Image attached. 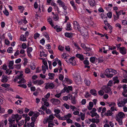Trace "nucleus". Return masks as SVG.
I'll list each match as a JSON object with an SVG mask.
<instances>
[{
    "mask_svg": "<svg viewBox=\"0 0 127 127\" xmlns=\"http://www.w3.org/2000/svg\"><path fill=\"white\" fill-rule=\"evenodd\" d=\"M116 71L112 69H107L105 70V75L108 78H111L116 74Z\"/></svg>",
    "mask_w": 127,
    "mask_h": 127,
    "instance_id": "nucleus-1",
    "label": "nucleus"
},
{
    "mask_svg": "<svg viewBox=\"0 0 127 127\" xmlns=\"http://www.w3.org/2000/svg\"><path fill=\"white\" fill-rule=\"evenodd\" d=\"M74 28L76 30H78L80 31L82 34H83V32L81 31V30L85 29V28L84 27H80L78 23L76 21H74Z\"/></svg>",
    "mask_w": 127,
    "mask_h": 127,
    "instance_id": "nucleus-2",
    "label": "nucleus"
},
{
    "mask_svg": "<svg viewBox=\"0 0 127 127\" xmlns=\"http://www.w3.org/2000/svg\"><path fill=\"white\" fill-rule=\"evenodd\" d=\"M102 89L106 93H108L110 95H111L112 94V92L111 91V89L108 86H104L102 87Z\"/></svg>",
    "mask_w": 127,
    "mask_h": 127,
    "instance_id": "nucleus-3",
    "label": "nucleus"
},
{
    "mask_svg": "<svg viewBox=\"0 0 127 127\" xmlns=\"http://www.w3.org/2000/svg\"><path fill=\"white\" fill-rule=\"evenodd\" d=\"M39 113L37 112H36L34 113L31 118V120L32 121L35 122L37 117L39 116Z\"/></svg>",
    "mask_w": 127,
    "mask_h": 127,
    "instance_id": "nucleus-4",
    "label": "nucleus"
},
{
    "mask_svg": "<svg viewBox=\"0 0 127 127\" xmlns=\"http://www.w3.org/2000/svg\"><path fill=\"white\" fill-rule=\"evenodd\" d=\"M45 87V88L46 89H48V88L52 89L55 87V85L52 83H47Z\"/></svg>",
    "mask_w": 127,
    "mask_h": 127,
    "instance_id": "nucleus-5",
    "label": "nucleus"
},
{
    "mask_svg": "<svg viewBox=\"0 0 127 127\" xmlns=\"http://www.w3.org/2000/svg\"><path fill=\"white\" fill-rule=\"evenodd\" d=\"M74 79L75 82L77 84L81 82V76L79 74L76 75Z\"/></svg>",
    "mask_w": 127,
    "mask_h": 127,
    "instance_id": "nucleus-6",
    "label": "nucleus"
},
{
    "mask_svg": "<svg viewBox=\"0 0 127 127\" xmlns=\"http://www.w3.org/2000/svg\"><path fill=\"white\" fill-rule=\"evenodd\" d=\"M119 50L120 53L123 55L126 54V49L124 47H121L119 48Z\"/></svg>",
    "mask_w": 127,
    "mask_h": 127,
    "instance_id": "nucleus-7",
    "label": "nucleus"
},
{
    "mask_svg": "<svg viewBox=\"0 0 127 127\" xmlns=\"http://www.w3.org/2000/svg\"><path fill=\"white\" fill-rule=\"evenodd\" d=\"M51 102L54 104L58 105L60 103V100L55 98H53L51 100Z\"/></svg>",
    "mask_w": 127,
    "mask_h": 127,
    "instance_id": "nucleus-8",
    "label": "nucleus"
},
{
    "mask_svg": "<svg viewBox=\"0 0 127 127\" xmlns=\"http://www.w3.org/2000/svg\"><path fill=\"white\" fill-rule=\"evenodd\" d=\"M125 117L124 114L123 112H120L117 115H116V118H117L118 117L119 119H123Z\"/></svg>",
    "mask_w": 127,
    "mask_h": 127,
    "instance_id": "nucleus-9",
    "label": "nucleus"
},
{
    "mask_svg": "<svg viewBox=\"0 0 127 127\" xmlns=\"http://www.w3.org/2000/svg\"><path fill=\"white\" fill-rule=\"evenodd\" d=\"M90 62L93 64L95 63V62H97L98 61V59L96 58L95 57H92L90 58Z\"/></svg>",
    "mask_w": 127,
    "mask_h": 127,
    "instance_id": "nucleus-10",
    "label": "nucleus"
},
{
    "mask_svg": "<svg viewBox=\"0 0 127 127\" xmlns=\"http://www.w3.org/2000/svg\"><path fill=\"white\" fill-rule=\"evenodd\" d=\"M14 64V61H10L9 63L8 67L9 69H12L13 68V66Z\"/></svg>",
    "mask_w": 127,
    "mask_h": 127,
    "instance_id": "nucleus-11",
    "label": "nucleus"
},
{
    "mask_svg": "<svg viewBox=\"0 0 127 127\" xmlns=\"http://www.w3.org/2000/svg\"><path fill=\"white\" fill-rule=\"evenodd\" d=\"M76 57L81 60L83 61L84 59V58L83 55L80 54H77L76 55Z\"/></svg>",
    "mask_w": 127,
    "mask_h": 127,
    "instance_id": "nucleus-12",
    "label": "nucleus"
},
{
    "mask_svg": "<svg viewBox=\"0 0 127 127\" xmlns=\"http://www.w3.org/2000/svg\"><path fill=\"white\" fill-rule=\"evenodd\" d=\"M23 75L21 73L19 75H18L17 76L15 77V78L14 80V81L16 82L17 81L18 79H20L23 76Z\"/></svg>",
    "mask_w": 127,
    "mask_h": 127,
    "instance_id": "nucleus-13",
    "label": "nucleus"
},
{
    "mask_svg": "<svg viewBox=\"0 0 127 127\" xmlns=\"http://www.w3.org/2000/svg\"><path fill=\"white\" fill-rule=\"evenodd\" d=\"M90 92L92 95L95 96L97 95L96 91L95 89H91L90 90Z\"/></svg>",
    "mask_w": 127,
    "mask_h": 127,
    "instance_id": "nucleus-14",
    "label": "nucleus"
},
{
    "mask_svg": "<svg viewBox=\"0 0 127 127\" xmlns=\"http://www.w3.org/2000/svg\"><path fill=\"white\" fill-rule=\"evenodd\" d=\"M2 79L1 80V81L3 83H6L8 80L7 77L6 76H2Z\"/></svg>",
    "mask_w": 127,
    "mask_h": 127,
    "instance_id": "nucleus-15",
    "label": "nucleus"
},
{
    "mask_svg": "<svg viewBox=\"0 0 127 127\" xmlns=\"http://www.w3.org/2000/svg\"><path fill=\"white\" fill-rule=\"evenodd\" d=\"M89 3L90 5L92 6H95V4L94 0H89Z\"/></svg>",
    "mask_w": 127,
    "mask_h": 127,
    "instance_id": "nucleus-16",
    "label": "nucleus"
},
{
    "mask_svg": "<svg viewBox=\"0 0 127 127\" xmlns=\"http://www.w3.org/2000/svg\"><path fill=\"white\" fill-rule=\"evenodd\" d=\"M23 76H22V77L20 79H19V81L17 83L19 84H21V83H25L26 82V80L25 79L22 78Z\"/></svg>",
    "mask_w": 127,
    "mask_h": 127,
    "instance_id": "nucleus-17",
    "label": "nucleus"
},
{
    "mask_svg": "<svg viewBox=\"0 0 127 127\" xmlns=\"http://www.w3.org/2000/svg\"><path fill=\"white\" fill-rule=\"evenodd\" d=\"M67 29L66 30L68 31H70L72 30V28L70 22H68L66 24Z\"/></svg>",
    "mask_w": 127,
    "mask_h": 127,
    "instance_id": "nucleus-18",
    "label": "nucleus"
},
{
    "mask_svg": "<svg viewBox=\"0 0 127 127\" xmlns=\"http://www.w3.org/2000/svg\"><path fill=\"white\" fill-rule=\"evenodd\" d=\"M65 36L68 38H71L72 36V33L66 32L65 33Z\"/></svg>",
    "mask_w": 127,
    "mask_h": 127,
    "instance_id": "nucleus-19",
    "label": "nucleus"
},
{
    "mask_svg": "<svg viewBox=\"0 0 127 127\" xmlns=\"http://www.w3.org/2000/svg\"><path fill=\"white\" fill-rule=\"evenodd\" d=\"M108 46H106L105 47H103L102 48L103 49V52L105 54L107 53V51L108 50Z\"/></svg>",
    "mask_w": 127,
    "mask_h": 127,
    "instance_id": "nucleus-20",
    "label": "nucleus"
},
{
    "mask_svg": "<svg viewBox=\"0 0 127 127\" xmlns=\"http://www.w3.org/2000/svg\"><path fill=\"white\" fill-rule=\"evenodd\" d=\"M113 114L112 113L110 110H107V113H106L105 114V115L107 116H110Z\"/></svg>",
    "mask_w": 127,
    "mask_h": 127,
    "instance_id": "nucleus-21",
    "label": "nucleus"
},
{
    "mask_svg": "<svg viewBox=\"0 0 127 127\" xmlns=\"http://www.w3.org/2000/svg\"><path fill=\"white\" fill-rule=\"evenodd\" d=\"M20 115H19L18 114H16L15 115L13 114L12 115L11 117V118L13 119H14V120H15V119H16L19 117L20 116Z\"/></svg>",
    "mask_w": 127,
    "mask_h": 127,
    "instance_id": "nucleus-22",
    "label": "nucleus"
},
{
    "mask_svg": "<svg viewBox=\"0 0 127 127\" xmlns=\"http://www.w3.org/2000/svg\"><path fill=\"white\" fill-rule=\"evenodd\" d=\"M8 121L9 122V123H10L9 124L10 125L12 124L13 123H15V120H14V119H13L12 118H11V117H10L8 119Z\"/></svg>",
    "mask_w": 127,
    "mask_h": 127,
    "instance_id": "nucleus-23",
    "label": "nucleus"
},
{
    "mask_svg": "<svg viewBox=\"0 0 127 127\" xmlns=\"http://www.w3.org/2000/svg\"><path fill=\"white\" fill-rule=\"evenodd\" d=\"M48 75L50 77L49 78V79L53 80V79L54 78L53 77L55 75L53 73H50L48 74Z\"/></svg>",
    "mask_w": 127,
    "mask_h": 127,
    "instance_id": "nucleus-24",
    "label": "nucleus"
},
{
    "mask_svg": "<svg viewBox=\"0 0 127 127\" xmlns=\"http://www.w3.org/2000/svg\"><path fill=\"white\" fill-rule=\"evenodd\" d=\"M70 3L73 6L74 10H76L77 9V7L75 5V4L73 0H72L70 1Z\"/></svg>",
    "mask_w": 127,
    "mask_h": 127,
    "instance_id": "nucleus-25",
    "label": "nucleus"
},
{
    "mask_svg": "<svg viewBox=\"0 0 127 127\" xmlns=\"http://www.w3.org/2000/svg\"><path fill=\"white\" fill-rule=\"evenodd\" d=\"M84 82L86 85L87 86H89L90 85L91 83L90 81L86 79H85L84 81Z\"/></svg>",
    "mask_w": 127,
    "mask_h": 127,
    "instance_id": "nucleus-26",
    "label": "nucleus"
},
{
    "mask_svg": "<svg viewBox=\"0 0 127 127\" xmlns=\"http://www.w3.org/2000/svg\"><path fill=\"white\" fill-rule=\"evenodd\" d=\"M116 119V120L118 121L120 125H122L123 124L122 119H119L118 117Z\"/></svg>",
    "mask_w": 127,
    "mask_h": 127,
    "instance_id": "nucleus-27",
    "label": "nucleus"
},
{
    "mask_svg": "<svg viewBox=\"0 0 127 127\" xmlns=\"http://www.w3.org/2000/svg\"><path fill=\"white\" fill-rule=\"evenodd\" d=\"M64 81L66 82L68 84H71L72 83V80L66 78H64Z\"/></svg>",
    "mask_w": 127,
    "mask_h": 127,
    "instance_id": "nucleus-28",
    "label": "nucleus"
},
{
    "mask_svg": "<svg viewBox=\"0 0 127 127\" xmlns=\"http://www.w3.org/2000/svg\"><path fill=\"white\" fill-rule=\"evenodd\" d=\"M47 21L52 27L54 26V25L53 23L52 20L50 18H49L47 19Z\"/></svg>",
    "mask_w": 127,
    "mask_h": 127,
    "instance_id": "nucleus-29",
    "label": "nucleus"
},
{
    "mask_svg": "<svg viewBox=\"0 0 127 127\" xmlns=\"http://www.w3.org/2000/svg\"><path fill=\"white\" fill-rule=\"evenodd\" d=\"M117 104L118 106L119 107H122L124 105L123 103V101H122L118 102H117Z\"/></svg>",
    "mask_w": 127,
    "mask_h": 127,
    "instance_id": "nucleus-30",
    "label": "nucleus"
},
{
    "mask_svg": "<svg viewBox=\"0 0 127 127\" xmlns=\"http://www.w3.org/2000/svg\"><path fill=\"white\" fill-rule=\"evenodd\" d=\"M20 39L21 40L23 41H26V38L24 35H21L20 37Z\"/></svg>",
    "mask_w": 127,
    "mask_h": 127,
    "instance_id": "nucleus-31",
    "label": "nucleus"
},
{
    "mask_svg": "<svg viewBox=\"0 0 127 127\" xmlns=\"http://www.w3.org/2000/svg\"><path fill=\"white\" fill-rule=\"evenodd\" d=\"M79 116H81V118L82 120L83 121L84 120L85 117V115L84 114H83L81 112Z\"/></svg>",
    "mask_w": 127,
    "mask_h": 127,
    "instance_id": "nucleus-32",
    "label": "nucleus"
},
{
    "mask_svg": "<svg viewBox=\"0 0 127 127\" xmlns=\"http://www.w3.org/2000/svg\"><path fill=\"white\" fill-rule=\"evenodd\" d=\"M43 64L46 67V69H48V66L47 64V63L46 61L44 59L43 60Z\"/></svg>",
    "mask_w": 127,
    "mask_h": 127,
    "instance_id": "nucleus-33",
    "label": "nucleus"
},
{
    "mask_svg": "<svg viewBox=\"0 0 127 127\" xmlns=\"http://www.w3.org/2000/svg\"><path fill=\"white\" fill-rule=\"evenodd\" d=\"M55 117L53 115V114L50 115L49 117L47 118L48 120H53Z\"/></svg>",
    "mask_w": 127,
    "mask_h": 127,
    "instance_id": "nucleus-34",
    "label": "nucleus"
},
{
    "mask_svg": "<svg viewBox=\"0 0 127 127\" xmlns=\"http://www.w3.org/2000/svg\"><path fill=\"white\" fill-rule=\"evenodd\" d=\"M115 12L117 15V17L119 18V17L120 15H121V14H122V13H123V10H121L119 11L118 13L117 11H116Z\"/></svg>",
    "mask_w": 127,
    "mask_h": 127,
    "instance_id": "nucleus-35",
    "label": "nucleus"
},
{
    "mask_svg": "<svg viewBox=\"0 0 127 127\" xmlns=\"http://www.w3.org/2000/svg\"><path fill=\"white\" fill-rule=\"evenodd\" d=\"M12 47L8 48L7 50V51L9 53H12Z\"/></svg>",
    "mask_w": 127,
    "mask_h": 127,
    "instance_id": "nucleus-36",
    "label": "nucleus"
},
{
    "mask_svg": "<svg viewBox=\"0 0 127 127\" xmlns=\"http://www.w3.org/2000/svg\"><path fill=\"white\" fill-rule=\"evenodd\" d=\"M5 11H3V13L5 15L8 16L9 15V13L5 8Z\"/></svg>",
    "mask_w": 127,
    "mask_h": 127,
    "instance_id": "nucleus-37",
    "label": "nucleus"
},
{
    "mask_svg": "<svg viewBox=\"0 0 127 127\" xmlns=\"http://www.w3.org/2000/svg\"><path fill=\"white\" fill-rule=\"evenodd\" d=\"M40 56L41 57L43 56L44 57H46L47 56V55L46 54H45V53L43 51L42 52H40Z\"/></svg>",
    "mask_w": 127,
    "mask_h": 127,
    "instance_id": "nucleus-38",
    "label": "nucleus"
},
{
    "mask_svg": "<svg viewBox=\"0 0 127 127\" xmlns=\"http://www.w3.org/2000/svg\"><path fill=\"white\" fill-rule=\"evenodd\" d=\"M1 86L5 88L9 87L10 86L9 85L6 83L3 84L1 85Z\"/></svg>",
    "mask_w": 127,
    "mask_h": 127,
    "instance_id": "nucleus-39",
    "label": "nucleus"
},
{
    "mask_svg": "<svg viewBox=\"0 0 127 127\" xmlns=\"http://www.w3.org/2000/svg\"><path fill=\"white\" fill-rule=\"evenodd\" d=\"M42 70L43 71V73L44 74H45L46 71V67L44 65H42Z\"/></svg>",
    "mask_w": 127,
    "mask_h": 127,
    "instance_id": "nucleus-40",
    "label": "nucleus"
},
{
    "mask_svg": "<svg viewBox=\"0 0 127 127\" xmlns=\"http://www.w3.org/2000/svg\"><path fill=\"white\" fill-rule=\"evenodd\" d=\"M107 104H109V106L110 107L111 106H115L116 104L115 102H108L107 103Z\"/></svg>",
    "mask_w": 127,
    "mask_h": 127,
    "instance_id": "nucleus-41",
    "label": "nucleus"
},
{
    "mask_svg": "<svg viewBox=\"0 0 127 127\" xmlns=\"http://www.w3.org/2000/svg\"><path fill=\"white\" fill-rule=\"evenodd\" d=\"M32 47L28 48L27 49V53H30L32 52Z\"/></svg>",
    "mask_w": 127,
    "mask_h": 127,
    "instance_id": "nucleus-42",
    "label": "nucleus"
},
{
    "mask_svg": "<svg viewBox=\"0 0 127 127\" xmlns=\"http://www.w3.org/2000/svg\"><path fill=\"white\" fill-rule=\"evenodd\" d=\"M14 66H15V68L17 69L18 70L21 67V65L20 64H16Z\"/></svg>",
    "mask_w": 127,
    "mask_h": 127,
    "instance_id": "nucleus-43",
    "label": "nucleus"
},
{
    "mask_svg": "<svg viewBox=\"0 0 127 127\" xmlns=\"http://www.w3.org/2000/svg\"><path fill=\"white\" fill-rule=\"evenodd\" d=\"M64 76L63 75L61 74L59 75V79L60 80L62 81L64 79Z\"/></svg>",
    "mask_w": 127,
    "mask_h": 127,
    "instance_id": "nucleus-44",
    "label": "nucleus"
},
{
    "mask_svg": "<svg viewBox=\"0 0 127 127\" xmlns=\"http://www.w3.org/2000/svg\"><path fill=\"white\" fill-rule=\"evenodd\" d=\"M18 86L20 87H23L25 89L27 88V86L26 84H20L18 85Z\"/></svg>",
    "mask_w": 127,
    "mask_h": 127,
    "instance_id": "nucleus-45",
    "label": "nucleus"
},
{
    "mask_svg": "<svg viewBox=\"0 0 127 127\" xmlns=\"http://www.w3.org/2000/svg\"><path fill=\"white\" fill-rule=\"evenodd\" d=\"M72 103L73 104H76V100L74 97L72 98L71 99Z\"/></svg>",
    "mask_w": 127,
    "mask_h": 127,
    "instance_id": "nucleus-46",
    "label": "nucleus"
},
{
    "mask_svg": "<svg viewBox=\"0 0 127 127\" xmlns=\"http://www.w3.org/2000/svg\"><path fill=\"white\" fill-rule=\"evenodd\" d=\"M107 15L108 17L110 18L112 17V12H109L107 14Z\"/></svg>",
    "mask_w": 127,
    "mask_h": 127,
    "instance_id": "nucleus-47",
    "label": "nucleus"
},
{
    "mask_svg": "<svg viewBox=\"0 0 127 127\" xmlns=\"http://www.w3.org/2000/svg\"><path fill=\"white\" fill-rule=\"evenodd\" d=\"M40 36V34L38 33H36L34 34V37L35 39H36L38 37H39Z\"/></svg>",
    "mask_w": 127,
    "mask_h": 127,
    "instance_id": "nucleus-48",
    "label": "nucleus"
},
{
    "mask_svg": "<svg viewBox=\"0 0 127 127\" xmlns=\"http://www.w3.org/2000/svg\"><path fill=\"white\" fill-rule=\"evenodd\" d=\"M69 60L70 63L72 64H73V62H74V58L72 57L70 58L69 59Z\"/></svg>",
    "mask_w": 127,
    "mask_h": 127,
    "instance_id": "nucleus-49",
    "label": "nucleus"
},
{
    "mask_svg": "<svg viewBox=\"0 0 127 127\" xmlns=\"http://www.w3.org/2000/svg\"><path fill=\"white\" fill-rule=\"evenodd\" d=\"M44 83V82L43 80H38V85H41L43 84Z\"/></svg>",
    "mask_w": 127,
    "mask_h": 127,
    "instance_id": "nucleus-50",
    "label": "nucleus"
},
{
    "mask_svg": "<svg viewBox=\"0 0 127 127\" xmlns=\"http://www.w3.org/2000/svg\"><path fill=\"white\" fill-rule=\"evenodd\" d=\"M63 91H64V92H66L67 93H68L69 92V90L66 87H64Z\"/></svg>",
    "mask_w": 127,
    "mask_h": 127,
    "instance_id": "nucleus-51",
    "label": "nucleus"
},
{
    "mask_svg": "<svg viewBox=\"0 0 127 127\" xmlns=\"http://www.w3.org/2000/svg\"><path fill=\"white\" fill-rule=\"evenodd\" d=\"M17 112L20 114H22L23 113L24 110L23 109H18L17 110Z\"/></svg>",
    "mask_w": 127,
    "mask_h": 127,
    "instance_id": "nucleus-52",
    "label": "nucleus"
},
{
    "mask_svg": "<svg viewBox=\"0 0 127 127\" xmlns=\"http://www.w3.org/2000/svg\"><path fill=\"white\" fill-rule=\"evenodd\" d=\"M30 67L32 70H33L35 69V66L34 64H31L30 65Z\"/></svg>",
    "mask_w": 127,
    "mask_h": 127,
    "instance_id": "nucleus-53",
    "label": "nucleus"
},
{
    "mask_svg": "<svg viewBox=\"0 0 127 127\" xmlns=\"http://www.w3.org/2000/svg\"><path fill=\"white\" fill-rule=\"evenodd\" d=\"M123 88L124 90V92H127V85H123Z\"/></svg>",
    "mask_w": 127,
    "mask_h": 127,
    "instance_id": "nucleus-54",
    "label": "nucleus"
},
{
    "mask_svg": "<svg viewBox=\"0 0 127 127\" xmlns=\"http://www.w3.org/2000/svg\"><path fill=\"white\" fill-rule=\"evenodd\" d=\"M22 47L23 49H25L26 48L27 45L26 44L24 43L22 44Z\"/></svg>",
    "mask_w": 127,
    "mask_h": 127,
    "instance_id": "nucleus-55",
    "label": "nucleus"
},
{
    "mask_svg": "<svg viewBox=\"0 0 127 127\" xmlns=\"http://www.w3.org/2000/svg\"><path fill=\"white\" fill-rule=\"evenodd\" d=\"M98 93L99 95L102 96L104 94V92L103 91L100 90L99 91Z\"/></svg>",
    "mask_w": 127,
    "mask_h": 127,
    "instance_id": "nucleus-56",
    "label": "nucleus"
},
{
    "mask_svg": "<svg viewBox=\"0 0 127 127\" xmlns=\"http://www.w3.org/2000/svg\"><path fill=\"white\" fill-rule=\"evenodd\" d=\"M74 45L78 50H81V49L78 46V44L77 43H74Z\"/></svg>",
    "mask_w": 127,
    "mask_h": 127,
    "instance_id": "nucleus-57",
    "label": "nucleus"
},
{
    "mask_svg": "<svg viewBox=\"0 0 127 127\" xmlns=\"http://www.w3.org/2000/svg\"><path fill=\"white\" fill-rule=\"evenodd\" d=\"M64 106L67 109H68L69 108V105L66 103H65L64 104Z\"/></svg>",
    "mask_w": 127,
    "mask_h": 127,
    "instance_id": "nucleus-58",
    "label": "nucleus"
},
{
    "mask_svg": "<svg viewBox=\"0 0 127 127\" xmlns=\"http://www.w3.org/2000/svg\"><path fill=\"white\" fill-rule=\"evenodd\" d=\"M89 119L90 121L92 122V123H95L96 119L93 118H92L91 119Z\"/></svg>",
    "mask_w": 127,
    "mask_h": 127,
    "instance_id": "nucleus-59",
    "label": "nucleus"
},
{
    "mask_svg": "<svg viewBox=\"0 0 127 127\" xmlns=\"http://www.w3.org/2000/svg\"><path fill=\"white\" fill-rule=\"evenodd\" d=\"M86 65H88L89 64V62L88 60H86L83 62Z\"/></svg>",
    "mask_w": 127,
    "mask_h": 127,
    "instance_id": "nucleus-60",
    "label": "nucleus"
},
{
    "mask_svg": "<svg viewBox=\"0 0 127 127\" xmlns=\"http://www.w3.org/2000/svg\"><path fill=\"white\" fill-rule=\"evenodd\" d=\"M30 117L27 115V116L25 118V124L26 123L27 121H28L30 120Z\"/></svg>",
    "mask_w": 127,
    "mask_h": 127,
    "instance_id": "nucleus-61",
    "label": "nucleus"
},
{
    "mask_svg": "<svg viewBox=\"0 0 127 127\" xmlns=\"http://www.w3.org/2000/svg\"><path fill=\"white\" fill-rule=\"evenodd\" d=\"M40 109L42 110L43 111L46 110L47 109V108L45 106L43 105L40 108Z\"/></svg>",
    "mask_w": 127,
    "mask_h": 127,
    "instance_id": "nucleus-62",
    "label": "nucleus"
},
{
    "mask_svg": "<svg viewBox=\"0 0 127 127\" xmlns=\"http://www.w3.org/2000/svg\"><path fill=\"white\" fill-rule=\"evenodd\" d=\"M112 81L111 80H110L109 81L108 83L107 84V86H111L112 84Z\"/></svg>",
    "mask_w": 127,
    "mask_h": 127,
    "instance_id": "nucleus-63",
    "label": "nucleus"
},
{
    "mask_svg": "<svg viewBox=\"0 0 127 127\" xmlns=\"http://www.w3.org/2000/svg\"><path fill=\"white\" fill-rule=\"evenodd\" d=\"M122 23L123 25H127V21L125 20H123L122 21Z\"/></svg>",
    "mask_w": 127,
    "mask_h": 127,
    "instance_id": "nucleus-64",
    "label": "nucleus"
}]
</instances>
